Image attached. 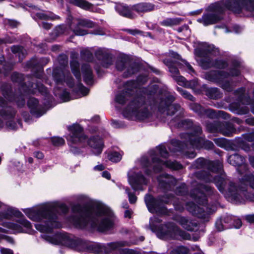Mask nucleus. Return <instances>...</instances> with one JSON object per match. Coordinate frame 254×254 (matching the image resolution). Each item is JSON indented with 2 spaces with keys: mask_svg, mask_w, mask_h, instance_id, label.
I'll return each instance as SVG.
<instances>
[{
  "mask_svg": "<svg viewBox=\"0 0 254 254\" xmlns=\"http://www.w3.org/2000/svg\"><path fill=\"white\" fill-rule=\"evenodd\" d=\"M61 210L63 213L67 211V207L64 204L57 203L44 204L37 207L29 208V218L33 221H40L44 219H47V225L49 224L52 227L36 224L35 227L41 232L44 233L42 238L48 242L55 244H62L74 248L77 251H87L96 254H142L132 250L121 249L126 246L127 243L124 242H115L109 244L107 246L97 245H87L80 240H72L68 236L61 234H53V228L59 227L56 221L55 212Z\"/></svg>",
  "mask_w": 254,
  "mask_h": 254,
  "instance_id": "obj_1",
  "label": "nucleus"
},
{
  "mask_svg": "<svg viewBox=\"0 0 254 254\" xmlns=\"http://www.w3.org/2000/svg\"><path fill=\"white\" fill-rule=\"evenodd\" d=\"M226 8L235 13L249 12L254 16V0H227L212 4L197 21L205 26L216 23L221 19V14Z\"/></svg>",
  "mask_w": 254,
  "mask_h": 254,
  "instance_id": "obj_2",
  "label": "nucleus"
},
{
  "mask_svg": "<svg viewBox=\"0 0 254 254\" xmlns=\"http://www.w3.org/2000/svg\"><path fill=\"white\" fill-rule=\"evenodd\" d=\"M73 211H79L78 216L73 217L72 222L74 225L80 228L85 227L90 223L93 226H97L99 231H104L114 225V214L109 208L104 205H99L95 216L89 211L82 212L80 206L73 207Z\"/></svg>",
  "mask_w": 254,
  "mask_h": 254,
  "instance_id": "obj_3",
  "label": "nucleus"
},
{
  "mask_svg": "<svg viewBox=\"0 0 254 254\" xmlns=\"http://www.w3.org/2000/svg\"><path fill=\"white\" fill-rule=\"evenodd\" d=\"M160 222V220L155 217L151 218L150 222L151 230L156 233V235L159 239L163 240L179 238L188 239L187 234L181 230L173 223L163 225L157 229L156 223Z\"/></svg>",
  "mask_w": 254,
  "mask_h": 254,
  "instance_id": "obj_4",
  "label": "nucleus"
},
{
  "mask_svg": "<svg viewBox=\"0 0 254 254\" xmlns=\"http://www.w3.org/2000/svg\"><path fill=\"white\" fill-rule=\"evenodd\" d=\"M125 117L129 119L143 120L148 118L150 113L141 98L134 100L123 112Z\"/></svg>",
  "mask_w": 254,
  "mask_h": 254,
  "instance_id": "obj_5",
  "label": "nucleus"
},
{
  "mask_svg": "<svg viewBox=\"0 0 254 254\" xmlns=\"http://www.w3.org/2000/svg\"><path fill=\"white\" fill-rule=\"evenodd\" d=\"M171 199L168 198L167 199L165 196H163L161 198L155 200L152 196L147 194L145 197V201L149 211L151 213L156 212L165 214L166 213V210L161 203H168L170 201Z\"/></svg>",
  "mask_w": 254,
  "mask_h": 254,
  "instance_id": "obj_6",
  "label": "nucleus"
},
{
  "mask_svg": "<svg viewBox=\"0 0 254 254\" xmlns=\"http://www.w3.org/2000/svg\"><path fill=\"white\" fill-rule=\"evenodd\" d=\"M18 224L13 223H6V227L11 229L14 233L25 232L29 233L31 229V225L30 223L26 219H21Z\"/></svg>",
  "mask_w": 254,
  "mask_h": 254,
  "instance_id": "obj_7",
  "label": "nucleus"
},
{
  "mask_svg": "<svg viewBox=\"0 0 254 254\" xmlns=\"http://www.w3.org/2000/svg\"><path fill=\"white\" fill-rule=\"evenodd\" d=\"M128 181L132 189L135 190H142V185H146L147 183L146 180L142 175H133L131 172L128 174Z\"/></svg>",
  "mask_w": 254,
  "mask_h": 254,
  "instance_id": "obj_8",
  "label": "nucleus"
},
{
  "mask_svg": "<svg viewBox=\"0 0 254 254\" xmlns=\"http://www.w3.org/2000/svg\"><path fill=\"white\" fill-rule=\"evenodd\" d=\"M152 160L153 163L154 164V170L155 172L161 171L162 168V165H165L174 170H179L182 168V166L176 162H171L170 161H164L156 159L155 157H153Z\"/></svg>",
  "mask_w": 254,
  "mask_h": 254,
  "instance_id": "obj_9",
  "label": "nucleus"
},
{
  "mask_svg": "<svg viewBox=\"0 0 254 254\" xmlns=\"http://www.w3.org/2000/svg\"><path fill=\"white\" fill-rule=\"evenodd\" d=\"M68 140L73 143L86 140L85 136L83 134L82 127L78 125L73 126L72 127L71 135L69 137Z\"/></svg>",
  "mask_w": 254,
  "mask_h": 254,
  "instance_id": "obj_10",
  "label": "nucleus"
},
{
  "mask_svg": "<svg viewBox=\"0 0 254 254\" xmlns=\"http://www.w3.org/2000/svg\"><path fill=\"white\" fill-rule=\"evenodd\" d=\"M155 5L150 2H141L133 5L131 9L138 13L147 12L153 10Z\"/></svg>",
  "mask_w": 254,
  "mask_h": 254,
  "instance_id": "obj_11",
  "label": "nucleus"
},
{
  "mask_svg": "<svg viewBox=\"0 0 254 254\" xmlns=\"http://www.w3.org/2000/svg\"><path fill=\"white\" fill-rule=\"evenodd\" d=\"M88 144L92 148V151L95 154H99L102 151L103 144L102 140L97 138H92L88 141Z\"/></svg>",
  "mask_w": 254,
  "mask_h": 254,
  "instance_id": "obj_12",
  "label": "nucleus"
},
{
  "mask_svg": "<svg viewBox=\"0 0 254 254\" xmlns=\"http://www.w3.org/2000/svg\"><path fill=\"white\" fill-rule=\"evenodd\" d=\"M116 11L121 15L127 18H133L134 14L127 6L122 4H118L116 6Z\"/></svg>",
  "mask_w": 254,
  "mask_h": 254,
  "instance_id": "obj_13",
  "label": "nucleus"
},
{
  "mask_svg": "<svg viewBox=\"0 0 254 254\" xmlns=\"http://www.w3.org/2000/svg\"><path fill=\"white\" fill-rule=\"evenodd\" d=\"M178 222L183 228L189 231L193 230L194 228L197 226L196 223L193 222L190 219L183 217L179 218Z\"/></svg>",
  "mask_w": 254,
  "mask_h": 254,
  "instance_id": "obj_14",
  "label": "nucleus"
},
{
  "mask_svg": "<svg viewBox=\"0 0 254 254\" xmlns=\"http://www.w3.org/2000/svg\"><path fill=\"white\" fill-rule=\"evenodd\" d=\"M180 18H167L160 22L161 25L165 27H172L179 25L182 22Z\"/></svg>",
  "mask_w": 254,
  "mask_h": 254,
  "instance_id": "obj_15",
  "label": "nucleus"
},
{
  "mask_svg": "<svg viewBox=\"0 0 254 254\" xmlns=\"http://www.w3.org/2000/svg\"><path fill=\"white\" fill-rule=\"evenodd\" d=\"M180 106L174 104H171L165 103V107L164 108H160V111L162 113H166V114L169 115H173L179 109Z\"/></svg>",
  "mask_w": 254,
  "mask_h": 254,
  "instance_id": "obj_16",
  "label": "nucleus"
},
{
  "mask_svg": "<svg viewBox=\"0 0 254 254\" xmlns=\"http://www.w3.org/2000/svg\"><path fill=\"white\" fill-rule=\"evenodd\" d=\"M169 70L172 74V76L175 78V79L180 85L183 86L185 85V78L183 76L178 75L179 70L176 67L172 66L169 67Z\"/></svg>",
  "mask_w": 254,
  "mask_h": 254,
  "instance_id": "obj_17",
  "label": "nucleus"
},
{
  "mask_svg": "<svg viewBox=\"0 0 254 254\" xmlns=\"http://www.w3.org/2000/svg\"><path fill=\"white\" fill-rule=\"evenodd\" d=\"M82 72L84 74V81L87 84L91 83L92 80V70L88 65H85L82 66Z\"/></svg>",
  "mask_w": 254,
  "mask_h": 254,
  "instance_id": "obj_18",
  "label": "nucleus"
},
{
  "mask_svg": "<svg viewBox=\"0 0 254 254\" xmlns=\"http://www.w3.org/2000/svg\"><path fill=\"white\" fill-rule=\"evenodd\" d=\"M188 210L193 215L201 217L202 209L193 202L188 203L187 205Z\"/></svg>",
  "mask_w": 254,
  "mask_h": 254,
  "instance_id": "obj_19",
  "label": "nucleus"
},
{
  "mask_svg": "<svg viewBox=\"0 0 254 254\" xmlns=\"http://www.w3.org/2000/svg\"><path fill=\"white\" fill-rule=\"evenodd\" d=\"M214 182L217 187L218 190L224 192L226 184H227L226 181L222 177H217L214 179Z\"/></svg>",
  "mask_w": 254,
  "mask_h": 254,
  "instance_id": "obj_20",
  "label": "nucleus"
},
{
  "mask_svg": "<svg viewBox=\"0 0 254 254\" xmlns=\"http://www.w3.org/2000/svg\"><path fill=\"white\" fill-rule=\"evenodd\" d=\"M228 160L233 165H240L243 162L242 157L238 154L230 156Z\"/></svg>",
  "mask_w": 254,
  "mask_h": 254,
  "instance_id": "obj_21",
  "label": "nucleus"
},
{
  "mask_svg": "<svg viewBox=\"0 0 254 254\" xmlns=\"http://www.w3.org/2000/svg\"><path fill=\"white\" fill-rule=\"evenodd\" d=\"M238 190L233 184L230 185V188H229L226 192V195L228 197H232L234 199L237 198V194L238 193Z\"/></svg>",
  "mask_w": 254,
  "mask_h": 254,
  "instance_id": "obj_22",
  "label": "nucleus"
},
{
  "mask_svg": "<svg viewBox=\"0 0 254 254\" xmlns=\"http://www.w3.org/2000/svg\"><path fill=\"white\" fill-rule=\"evenodd\" d=\"M109 159L112 162H117L120 161L122 157V154L120 153L114 152L109 155Z\"/></svg>",
  "mask_w": 254,
  "mask_h": 254,
  "instance_id": "obj_23",
  "label": "nucleus"
},
{
  "mask_svg": "<svg viewBox=\"0 0 254 254\" xmlns=\"http://www.w3.org/2000/svg\"><path fill=\"white\" fill-rule=\"evenodd\" d=\"M71 67L74 75L76 77V78H79L80 76V74L79 70H78L79 68L78 64L76 62H72L71 63Z\"/></svg>",
  "mask_w": 254,
  "mask_h": 254,
  "instance_id": "obj_24",
  "label": "nucleus"
},
{
  "mask_svg": "<svg viewBox=\"0 0 254 254\" xmlns=\"http://www.w3.org/2000/svg\"><path fill=\"white\" fill-rule=\"evenodd\" d=\"M74 3L84 9H88L90 7V4L83 0H74Z\"/></svg>",
  "mask_w": 254,
  "mask_h": 254,
  "instance_id": "obj_25",
  "label": "nucleus"
},
{
  "mask_svg": "<svg viewBox=\"0 0 254 254\" xmlns=\"http://www.w3.org/2000/svg\"><path fill=\"white\" fill-rule=\"evenodd\" d=\"M188 250L184 247H180L174 249L171 254H187Z\"/></svg>",
  "mask_w": 254,
  "mask_h": 254,
  "instance_id": "obj_26",
  "label": "nucleus"
},
{
  "mask_svg": "<svg viewBox=\"0 0 254 254\" xmlns=\"http://www.w3.org/2000/svg\"><path fill=\"white\" fill-rule=\"evenodd\" d=\"M78 24L80 26H83L87 28H92L94 26V24L92 22L85 19L79 20Z\"/></svg>",
  "mask_w": 254,
  "mask_h": 254,
  "instance_id": "obj_27",
  "label": "nucleus"
},
{
  "mask_svg": "<svg viewBox=\"0 0 254 254\" xmlns=\"http://www.w3.org/2000/svg\"><path fill=\"white\" fill-rule=\"evenodd\" d=\"M243 181L245 183H249L251 187L254 189V176L253 175L246 176Z\"/></svg>",
  "mask_w": 254,
  "mask_h": 254,
  "instance_id": "obj_28",
  "label": "nucleus"
},
{
  "mask_svg": "<svg viewBox=\"0 0 254 254\" xmlns=\"http://www.w3.org/2000/svg\"><path fill=\"white\" fill-rule=\"evenodd\" d=\"M126 62V58H121L118 60L116 64V67L119 70H122L125 66V64Z\"/></svg>",
  "mask_w": 254,
  "mask_h": 254,
  "instance_id": "obj_29",
  "label": "nucleus"
},
{
  "mask_svg": "<svg viewBox=\"0 0 254 254\" xmlns=\"http://www.w3.org/2000/svg\"><path fill=\"white\" fill-rule=\"evenodd\" d=\"M52 142L55 146L62 145L64 143V140L63 138L59 137H54L52 138Z\"/></svg>",
  "mask_w": 254,
  "mask_h": 254,
  "instance_id": "obj_30",
  "label": "nucleus"
},
{
  "mask_svg": "<svg viewBox=\"0 0 254 254\" xmlns=\"http://www.w3.org/2000/svg\"><path fill=\"white\" fill-rule=\"evenodd\" d=\"M159 154L163 158H166L168 156V153L166 148L163 146H160L158 149Z\"/></svg>",
  "mask_w": 254,
  "mask_h": 254,
  "instance_id": "obj_31",
  "label": "nucleus"
},
{
  "mask_svg": "<svg viewBox=\"0 0 254 254\" xmlns=\"http://www.w3.org/2000/svg\"><path fill=\"white\" fill-rule=\"evenodd\" d=\"M5 233V230L0 228V239H2L9 243H12L13 242L12 239L10 237L4 236L2 234V233Z\"/></svg>",
  "mask_w": 254,
  "mask_h": 254,
  "instance_id": "obj_32",
  "label": "nucleus"
},
{
  "mask_svg": "<svg viewBox=\"0 0 254 254\" xmlns=\"http://www.w3.org/2000/svg\"><path fill=\"white\" fill-rule=\"evenodd\" d=\"M214 65L213 62L210 61L209 60H203L201 63V66L204 68H207Z\"/></svg>",
  "mask_w": 254,
  "mask_h": 254,
  "instance_id": "obj_33",
  "label": "nucleus"
},
{
  "mask_svg": "<svg viewBox=\"0 0 254 254\" xmlns=\"http://www.w3.org/2000/svg\"><path fill=\"white\" fill-rule=\"evenodd\" d=\"M38 101L35 98H31L28 101V105L30 108H34L38 105Z\"/></svg>",
  "mask_w": 254,
  "mask_h": 254,
  "instance_id": "obj_34",
  "label": "nucleus"
},
{
  "mask_svg": "<svg viewBox=\"0 0 254 254\" xmlns=\"http://www.w3.org/2000/svg\"><path fill=\"white\" fill-rule=\"evenodd\" d=\"M126 192L128 193L129 202L131 203H134L136 200V197L133 194H132L130 192H129L128 190L127 189H126Z\"/></svg>",
  "mask_w": 254,
  "mask_h": 254,
  "instance_id": "obj_35",
  "label": "nucleus"
},
{
  "mask_svg": "<svg viewBox=\"0 0 254 254\" xmlns=\"http://www.w3.org/2000/svg\"><path fill=\"white\" fill-rule=\"evenodd\" d=\"M116 100L117 102L120 104H123L125 101V97L122 94H119L116 98Z\"/></svg>",
  "mask_w": 254,
  "mask_h": 254,
  "instance_id": "obj_36",
  "label": "nucleus"
},
{
  "mask_svg": "<svg viewBox=\"0 0 254 254\" xmlns=\"http://www.w3.org/2000/svg\"><path fill=\"white\" fill-rule=\"evenodd\" d=\"M213 146V143L210 141L207 140L204 142V147L207 149H212Z\"/></svg>",
  "mask_w": 254,
  "mask_h": 254,
  "instance_id": "obj_37",
  "label": "nucleus"
},
{
  "mask_svg": "<svg viewBox=\"0 0 254 254\" xmlns=\"http://www.w3.org/2000/svg\"><path fill=\"white\" fill-rule=\"evenodd\" d=\"M216 227L217 230L219 231H221L224 230V227L222 224V222L221 220H218L216 222Z\"/></svg>",
  "mask_w": 254,
  "mask_h": 254,
  "instance_id": "obj_38",
  "label": "nucleus"
},
{
  "mask_svg": "<svg viewBox=\"0 0 254 254\" xmlns=\"http://www.w3.org/2000/svg\"><path fill=\"white\" fill-rule=\"evenodd\" d=\"M88 89L84 87H82L79 89L80 93L82 94V96H86L88 93Z\"/></svg>",
  "mask_w": 254,
  "mask_h": 254,
  "instance_id": "obj_39",
  "label": "nucleus"
},
{
  "mask_svg": "<svg viewBox=\"0 0 254 254\" xmlns=\"http://www.w3.org/2000/svg\"><path fill=\"white\" fill-rule=\"evenodd\" d=\"M74 33L76 35L78 36H83L86 35L87 33L86 31L84 30H75Z\"/></svg>",
  "mask_w": 254,
  "mask_h": 254,
  "instance_id": "obj_40",
  "label": "nucleus"
},
{
  "mask_svg": "<svg viewBox=\"0 0 254 254\" xmlns=\"http://www.w3.org/2000/svg\"><path fill=\"white\" fill-rule=\"evenodd\" d=\"M181 92L182 94L184 95L186 98H188L191 100L193 99V97L187 92L184 90H181Z\"/></svg>",
  "mask_w": 254,
  "mask_h": 254,
  "instance_id": "obj_41",
  "label": "nucleus"
},
{
  "mask_svg": "<svg viewBox=\"0 0 254 254\" xmlns=\"http://www.w3.org/2000/svg\"><path fill=\"white\" fill-rule=\"evenodd\" d=\"M242 226V222L240 219L235 220L234 222V226L235 228L238 229Z\"/></svg>",
  "mask_w": 254,
  "mask_h": 254,
  "instance_id": "obj_42",
  "label": "nucleus"
},
{
  "mask_svg": "<svg viewBox=\"0 0 254 254\" xmlns=\"http://www.w3.org/2000/svg\"><path fill=\"white\" fill-rule=\"evenodd\" d=\"M1 254H13L12 251L7 249H1Z\"/></svg>",
  "mask_w": 254,
  "mask_h": 254,
  "instance_id": "obj_43",
  "label": "nucleus"
},
{
  "mask_svg": "<svg viewBox=\"0 0 254 254\" xmlns=\"http://www.w3.org/2000/svg\"><path fill=\"white\" fill-rule=\"evenodd\" d=\"M141 163H142V165L144 167H148L149 166V163L148 162V161L147 159L146 158H142V161H141Z\"/></svg>",
  "mask_w": 254,
  "mask_h": 254,
  "instance_id": "obj_44",
  "label": "nucleus"
},
{
  "mask_svg": "<svg viewBox=\"0 0 254 254\" xmlns=\"http://www.w3.org/2000/svg\"><path fill=\"white\" fill-rule=\"evenodd\" d=\"M246 220L250 223H254V215L247 216Z\"/></svg>",
  "mask_w": 254,
  "mask_h": 254,
  "instance_id": "obj_45",
  "label": "nucleus"
},
{
  "mask_svg": "<svg viewBox=\"0 0 254 254\" xmlns=\"http://www.w3.org/2000/svg\"><path fill=\"white\" fill-rule=\"evenodd\" d=\"M34 156L36 158L39 159H42L44 157V155L42 153L40 152H36L34 153Z\"/></svg>",
  "mask_w": 254,
  "mask_h": 254,
  "instance_id": "obj_46",
  "label": "nucleus"
},
{
  "mask_svg": "<svg viewBox=\"0 0 254 254\" xmlns=\"http://www.w3.org/2000/svg\"><path fill=\"white\" fill-rule=\"evenodd\" d=\"M105 169L104 166L102 164L98 165L94 167V169L97 171H102Z\"/></svg>",
  "mask_w": 254,
  "mask_h": 254,
  "instance_id": "obj_47",
  "label": "nucleus"
},
{
  "mask_svg": "<svg viewBox=\"0 0 254 254\" xmlns=\"http://www.w3.org/2000/svg\"><path fill=\"white\" fill-rule=\"evenodd\" d=\"M102 176L107 179H110L111 178L110 174L107 171H104L102 173Z\"/></svg>",
  "mask_w": 254,
  "mask_h": 254,
  "instance_id": "obj_48",
  "label": "nucleus"
},
{
  "mask_svg": "<svg viewBox=\"0 0 254 254\" xmlns=\"http://www.w3.org/2000/svg\"><path fill=\"white\" fill-rule=\"evenodd\" d=\"M199 141L198 139L195 138L194 140H190V143L195 147H198L197 142Z\"/></svg>",
  "mask_w": 254,
  "mask_h": 254,
  "instance_id": "obj_49",
  "label": "nucleus"
},
{
  "mask_svg": "<svg viewBox=\"0 0 254 254\" xmlns=\"http://www.w3.org/2000/svg\"><path fill=\"white\" fill-rule=\"evenodd\" d=\"M216 165L217 166V168L215 169V168L213 169V171H218L222 169V165L221 163L219 162H217L215 163Z\"/></svg>",
  "mask_w": 254,
  "mask_h": 254,
  "instance_id": "obj_50",
  "label": "nucleus"
},
{
  "mask_svg": "<svg viewBox=\"0 0 254 254\" xmlns=\"http://www.w3.org/2000/svg\"><path fill=\"white\" fill-rule=\"evenodd\" d=\"M9 24L12 27H16L18 24V23L14 20H10L9 21Z\"/></svg>",
  "mask_w": 254,
  "mask_h": 254,
  "instance_id": "obj_51",
  "label": "nucleus"
},
{
  "mask_svg": "<svg viewBox=\"0 0 254 254\" xmlns=\"http://www.w3.org/2000/svg\"><path fill=\"white\" fill-rule=\"evenodd\" d=\"M11 50L13 53H17L20 50L19 47L13 46L11 47Z\"/></svg>",
  "mask_w": 254,
  "mask_h": 254,
  "instance_id": "obj_52",
  "label": "nucleus"
},
{
  "mask_svg": "<svg viewBox=\"0 0 254 254\" xmlns=\"http://www.w3.org/2000/svg\"><path fill=\"white\" fill-rule=\"evenodd\" d=\"M240 73L239 71L237 69H234L232 72L231 74L232 76L238 75Z\"/></svg>",
  "mask_w": 254,
  "mask_h": 254,
  "instance_id": "obj_53",
  "label": "nucleus"
},
{
  "mask_svg": "<svg viewBox=\"0 0 254 254\" xmlns=\"http://www.w3.org/2000/svg\"><path fill=\"white\" fill-rule=\"evenodd\" d=\"M43 27L46 29H49L51 28V25L47 23H43Z\"/></svg>",
  "mask_w": 254,
  "mask_h": 254,
  "instance_id": "obj_54",
  "label": "nucleus"
},
{
  "mask_svg": "<svg viewBox=\"0 0 254 254\" xmlns=\"http://www.w3.org/2000/svg\"><path fill=\"white\" fill-rule=\"evenodd\" d=\"M185 64L186 66L189 70H190V71H193L192 67L189 63H185Z\"/></svg>",
  "mask_w": 254,
  "mask_h": 254,
  "instance_id": "obj_55",
  "label": "nucleus"
},
{
  "mask_svg": "<svg viewBox=\"0 0 254 254\" xmlns=\"http://www.w3.org/2000/svg\"><path fill=\"white\" fill-rule=\"evenodd\" d=\"M187 156H188L189 158H193L195 157V154L193 152H191L190 154H187Z\"/></svg>",
  "mask_w": 254,
  "mask_h": 254,
  "instance_id": "obj_56",
  "label": "nucleus"
},
{
  "mask_svg": "<svg viewBox=\"0 0 254 254\" xmlns=\"http://www.w3.org/2000/svg\"><path fill=\"white\" fill-rule=\"evenodd\" d=\"M222 65H220L219 64H216L215 65L219 68H223L225 67V64L224 63L222 62Z\"/></svg>",
  "mask_w": 254,
  "mask_h": 254,
  "instance_id": "obj_57",
  "label": "nucleus"
},
{
  "mask_svg": "<svg viewBox=\"0 0 254 254\" xmlns=\"http://www.w3.org/2000/svg\"><path fill=\"white\" fill-rule=\"evenodd\" d=\"M130 215H131V213H130L129 211L127 210L125 212V216L126 217H129V218H130Z\"/></svg>",
  "mask_w": 254,
  "mask_h": 254,
  "instance_id": "obj_58",
  "label": "nucleus"
},
{
  "mask_svg": "<svg viewBox=\"0 0 254 254\" xmlns=\"http://www.w3.org/2000/svg\"><path fill=\"white\" fill-rule=\"evenodd\" d=\"M128 32L132 35H135L136 34L138 33V32L136 30H129Z\"/></svg>",
  "mask_w": 254,
  "mask_h": 254,
  "instance_id": "obj_59",
  "label": "nucleus"
},
{
  "mask_svg": "<svg viewBox=\"0 0 254 254\" xmlns=\"http://www.w3.org/2000/svg\"><path fill=\"white\" fill-rule=\"evenodd\" d=\"M55 78L57 82H60L63 81V78H59L58 75H55Z\"/></svg>",
  "mask_w": 254,
  "mask_h": 254,
  "instance_id": "obj_60",
  "label": "nucleus"
},
{
  "mask_svg": "<svg viewBox=\"0 0 254 254\" xmlns=\"http://www.w3.org/2000/svg\"><path fill=\"white\" fill-rule=\"evenodd\" d=\"M220 76L221 77V78H222L223 77H226L227 76V74H225V73H219Z\"/></svg>",
  "mask_w": 254,
  "mask_h": 254,
  "instance_id": "obj_61",
  "label": "nucleus"
},
{
  "mask_svg": "<svg viewBox=\"0 0 254 254\" xmlns=\"http://www.w3.org/2000/svg\"><path fill=\"white\" fill-rule=\"evenodd\" d=\"M38 14L39 15L40 18H47V16L43 14L39 13Z\"/></svg>",
  "mask_w": 254,
  "mask_h": 254,
  "instance_id": "obj_62",
  "label": "nucleus"
},
{
  "mask_svg": "<svg viewBox=\"0 0 254 254\" xmlns=\"http://www.w3.org/2000/svg\"><path fill=\"white\" fill-rule=\"evenodd\" d=\"M196 131H197V134L200 133L201 132V129L200 128V127H197Z\"/></svg>",
  "mask_w": 254,
  "mask_h": 254,
  "instance_id": "obj_63",
  "label": "nucleus"
},
{
  "mask_svg": "<svg viewBox=\"0 0 254 254\" xmlns=\"http://www.w3.org/2000/svg\"><path fill=\"white\" fill-rule=\"evenodd\" d=\"M250 161L251 164L254 166V158H251Z\"/></svg>",
  "mask_w": 254,
  "mask_h": 254,
  "instance_id": "obj_64",
  "label": "nucleus"
}]
</instances>
